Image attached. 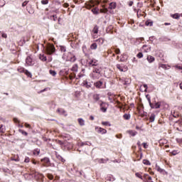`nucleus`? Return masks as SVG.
<instances>
[{
    "label": "nucleus",
    "instance_id": "393cba45",
    "mask_svg": "<svg viewBox=\"0 0 182 182\" xmlns=\"http://www.w3.org/2000/svg\"><path fill=\"white\" fill-rule=\"evenodd\" d=\"M107 161H109V159H101L98 160V163L100 164L107 163Z\"/></svg>",
    "mask_w": 182,
    "mask_h": 182
},
{
    "label": "nucleus",
    "instance_id": "473e14b6",
    "mask_svg": "<svg viewBox=\"0 0 182 182\" xmlns=\"http://www.w3.org/2000/svg\"><path fill=\"white\" fill-rule=\"evenodd\" d=\"M145 25L146 26H153V21H146L145 22Z\"/></svg>",
    "mask_w": 182,
    "mask_h": 182
},
{
    "label": "nucleus",
    "instance_id": "7ed1b4c3",
    "mask_svg": "<svg viewBox=\"0 0 182 182\" xmlns=\"http://www.w3.org/2000/svg\"><path fill=\"white\" fill-rule=\"evenodd\" d=\"M26 63L27 66H33V65H35V61H33L32 58L30 56H28L26 59Z\"/></svg>",
    "mask_w": 182,
    "mask_h": 182
},
{
    "label": "nucleus",
    "instance_id": "4468645a",
    "mask_svg": "<svg viewBox=\"0 0 182 182\" xmlns=\"http://www.w3.org/2000/svg\"><path fill=\"white\" fill-rule=\"evenodd\" d=\"M39 59L41 60H42L43 62H46V60H48V58H46V55H45L44 54H40L39 55Z\"/></svg>",
    "mask_w": 182,
    "mask_h": 182
},
{
    "label": "nucleus",
    "instance_id": "2f4dec72",
    "mask_svg": "<svg viewBox=\"0 0 182 182\" xmlns=\"http://www.w3.org/2000/svg\"><path fill=\"white\" fill-rule=\"evenodd\" d=\"M123 117L125 120H130V114H124Z\"/></svg>",
    "mask_w": 182,
    "mask_h": 182
},
{
    "label": "nucleus",
    "instance_id": "4d7b16f0",
    "mask_svg": "<svg viewBox=\"0 0 182 182\" xmlns=\"http://www.w3.org/2000/svg\"><path fill=\"white\" fill-rule=\"evenodd\" d=\"M142 145L144 146V149H147L149 147V145H147L146 142H144Z\"/></svg>",
    "mask_w": 182,
    "mask_h": 182
},
{
    "label": "nucleus",
    "instance_id": "052dcab7",
    "mask_svg": "<svg viewBox=\"0 0 182 182\" xmlns=\"http://www.w3.org/2000/svg\"><path fill=\"white\" fill-rule=\"evenodd\" d=\"M42 161H46V163H49V159L45 158V159H42Z\"/></svg>",
    "mask_w": 182,
    "mask_h": 182
},
{
    "label": "nucleus",
    "instance_id": "6ab92c4d",
    "mask_svg": "<svg viewBox=\"0 0 182 182\" xmlns=\"http://www.w3.org/2000/svg\"><path fill=\"white\" fill-rule=\"evenodd\" d=\"M156 170H157V171H159L161 174H164V173H167V172H166V171L164 169L160 168V166H158Z\"/></svg>",
    "mask_w": 182,
    "mask_h": 182
},
{
    "label": "nucleus",
    "instance_id": "c9c22d12",
    "mask_svg": "<svg viewBox=\"0 0 182 182\" xmlns=\"http://www.w3.org/2000/svg\"><path fill=\"white\" fill-rule=\"evenodd\" d=\"M56 157H57V159H58V160H60V161L64 163L65 159H63V158H62V156L60 155H58V154H56Z\"/></svg>",
    "mask_w": 182,
    "mask_h": 182
},
{
    "label": "nucleus",
    "instance_id": "864d4df0",
    "mask_svg": "<svg viewBox=\"0 0 182 182\" xmlns=\"http://www.w3.org/2000/svg\"><path fill=\"white\" fill-rule=\"evenodd\" d=\"M48 178H49V180H53V175L48 174Z\"/></svg>",
    "mask_w": 182,
    "mask_h": 182
},
{
    "label": "nucleus",
    "instance_id": "2eb2a0df",
    "mask_svg": "<svg viewBox=\"0 0 182 182\" xmlns=\"http://www.w3.org/2000/svg\"><path fill=\"white\" fill-rule=\"evenodd\" d=\"M171 16L173 19H180V16H181V15H180V14H178V13H176L174 14H171Z\"/></svg>",
    "mask_w": 182,
    "mask_h": 182
},
{
    "label": "nucleus",
    "instance_id": "39448f33",
    "mask_svg": "<svg viewBox=\"0 0 182 182\" xmlns=\"http://www.w3.org/2000/svg\"><path fill=\"white\" fill-rule=\"evenodd\" d=\"M57 113H59L60 114H61V116H68V112H66V111L63 109V108H58L57 109Z\"/></svg>",
    "mask_w": 182,
    "mask_h": 182
},
{
    "label": "nucleus",
    "instance_id": "72a5a7b5",
    "mask_svg": "<svg viewBox=\"0 0 182 182\" xmlns=\"http://www.w3.org/2000/svg\"><path fill=\"white\" fill-rule=\"evenodd\" d=\"M143 164H145L146 166H150V161L147 159H144L143 160Z\"/></svg>",
    "mask_w": 182,
    "mask_h": 182
},
{
    "label": "nucleus",
    "instance_id": "58836bf2",
    "mask_svg": "<svg viewBox=\"0 0 182 182\" xmlns=\"http://www.w3.org/2000/svg\"><path fill=\"white\" fill-rule=\"evenodd\" d=\"M60 52H66V47H65L63 46H60Z\"/></svg>",
    "mask_w": 182,
    "mask_h": 182
},
{
    "label": "nucleus",
    "instance_id": "9d476101",
    "mask_svg": "<svg viewBox=\"0 0 182 182\" xmlns=\"http://www.w3.org/2000/svg\"><path fill=\"white\" fill-rule=\"evenodd\" d=\"M88 64L90 65V66H94L96 67L97 66V60H95V59H92V60H90L88 63Z\"/></svg>",
    "mask_w": 182,
    "mask_h": 182
},
{
    "label": "nucleus",
    "instance_id": "6e6552de",
    "mask_svg": "<svg viewBox=\"0 0 182 182\" xmlns=\"http://www.w3.org/2000/svg\"><path fill=\"white\" fill-rule=\"evenodd\" d=\"M94 86H95L97 89H102L103 88V82L100 80L97 82H95Z\"/></svg>",
    "mask_w": 182,
    "mask_h": 182
},
{
    "label": "nucleus",
    "instance_id": "bf43d9fd",
    "mask_svg": "<svg viewBox=\"0 0 182 182\" xmlns=\"http://www.w3.org/2000/svg\"><path fill=\"white\" fill-rule=\"evenodd\" d=\"M115 53H117V55L120 54V49L117 48V49L115 50Z\"/></svg>",
    "mask_w": 182,
    "mask_h": 182
},
{
    "label": "nucleus",
    "instance_id": "13d9d810",
    "mask_svg": "<svg viewBox=\"0 0 182 182\" xmlns=\"http://www.w3.org/2000/svg\"><path fill=\"white\" fill-rule=\"evenodd\" d=\"M29 161H30V159H29L28 157H26V158L25 159V160H24V163H29Z\"/></svg>",
    "mask_w": 182,
    "mask_h": 182
},
{
    "label": "nucleus",
    "instance_id": "bb28decb",
    "mask_svg": "<svg viewBox=\"0 0 182 182\" xmlns=\"http://www.w3.org/2000/svg\"><path fill=\"white\" fill-rule=\"evenodd\" d=\"M93 99H94V100H95L96 102H97L98 100H100V97L99 95L95 94V95H93Z\"/></svg>",
    "mask_w": 182,
    "mask_h": 182
},
{
    "label": "nucleus",
    "instance_id": "0e129e2a",
    "mask_svg": "<svg viewBox=\"0 0 182 182\" xmlns=\"http://www.w3.org/2000/svg\"><path fill=\"white\" fill-rule=\"evenodd\" d=\"M25 126L27 129H29L31 127V125L26 123L25 124Z\"/></svg>",
    "mask_w": 182,
    "mask_h": 182
},
{
    "label": "nucleus",
    "instance_id": "49530a36",
    "mask_svg": "<svg viewBox=\"0 0 182 182\" xmlns=\"http://www.w3.org/2000/svg\"><path fill=\"white\" fill-rule=\"evenodd\" d=\"M146 97L149 103V105L151 106L152 103H151V100L150 97H149V95H146Z\"/></svg>",
    "mask_w": 182,
    "mask_h": 182
},
{
    "label": "nucleus",
    "instance_id": "8fccbe9b",
    "mask_svg": "<svg viewBox=\"0 0 182 182\" xmlns=\"http://www.w3.org/2000/svg\"><path fill=\"white\" fill-rule=\"evenodd\" d=\"M136 57L139 58V59H141V58H143V53H139Z\"/></svg>",
    "mask_w": 182,
    "mask_h": 182
},
{
    "label": "nucleus",
    "instance_id": "e433bc0d",
    "mask_svg": "<svg viewBox=\"0 0 182 182\" xmlns=\"http://www.w3.org/2000/svg\"><path fill=\"white\" fill-rule=\"evenodd\" d=\"M50 19H51V21H56L58 19V16L56 15L50 16Z\"/></svg>",
    "mask_w": 182,
    "mask_h": 182
},
{
    "label": "nucleus",
    "instance_id": "79ce46f5",
    "mask_svg": "<svg viewBox=\"0 0 182 182\" xmlns=\"http://www.w3.org/2000/svg\"><path fill=\"white\" fill-rule=\"evenodd\" d=\"M72 70L73 72H77V65L75 64L74 66H73Z\"/></svg>",
    "mask_w": 182,
    "mask_h": 182
},
{
    "label": "nucleus",
    "instance_id": "aec40b11",
    "mask_svg": "<svg viewBox=\"0 0 182 182\" xmlns=\"http://www.w3.org/2000/svg\"><path fill=\"white\" fill-rule=\"evenodd\" d=\"M143 174L142 173L140 172H137L135 173L136 177H137L138 178H140V180H144L143 179V176L141 175Z\"/></svg>",
    "mask_w": 182,
    "mask_h": 182
},
{
    "label": "nucleus",
    "instance_id": "f03ea898",
    "mask_svg": "<svg viewBox=\"0 0 182 182\" xmlns=\"http://www.w3.org/2000/svg\"><path fill=\"white\" fill-rule=\"evenodd\" d=\"M44 49L46 55H53V53L56 52V48H55V46H53V44H50L47 46L46 48H44Z\"/></svg>",
    "mask_w": 182,
    "mask_h": 182
},
{
    "label": "nucleus",
    "instance_id": "6e6d98bb",
    "mask_svg": "<svg viewBox=\"0 0 182 182\" xmlns=\"http://www.w3.org/2000/svg\"><path fill=\"white\" fill-rule=\"evenodd\" d=\"M171 154H172L173 156H176V154H178V152L177 151H173L171 152Z\"/></svg>",
    "mask_w": 182,
    "mask_h": 182
},
{
    "label": "nucleus",
    "instance_id": "7c9ffc66",
    "mask_svg": "<svg viewBox=\"0 0 182 182\" xmlns=\"http://www.w3.org/2000/svg\"><path fill=\"white\" fill-rule=\"evenodd\" d=\"M49 73H50V75H51V76H56V75H57L56 71H55L53 70H50Z\"/></svg>",
    "mask_w": 182,
    "mask_h": 182
},
{
    "label": "nucleus",
    "instance_id": "37998d69",
    "mask_svg": "<svg viewBox=\"0 0 182 182\" xmlns=\"http://www.w3.org/2000/svg\"><path fill=\"white\" fill-rule=\"evenodd\" d=\"M92 12H93L95 15H97L99 14V9H92Z\"/></svg>",
    "mask_w": 182,
    "mask_h": 182
},
{
    "label": "nucleus",
    "instance_id": "412c9836",
    "mask_svg": "<svg viewBox=\"0 0 182 182\" xmlns=\"http://www.w3.org/2000/svg\"><path fill=\"white\" fill-rule=\"evenodd\" d=\"M96 42H97V43H100V45H103V43H105V39L100 38L97 39Z\"/></svg>",
    "mask_w": 182,
    "mask_h": 182
},
{
    "label": "nucleus",
    "instance_id": "338daca9",
    "mask_svg": "<svg viewBox=\"0 0 182 182\" xmlns=\"http://www.w3.org/2000/svg\"><path fill=\"white\" fill-rule=\"evenodd\" d=\"M48 62H52V57H49V58H48Z\"/></svg>",
    "mask_w": 182,
    "mask_h": 182
},
{
    "label": "nucleus",
    "instance_id": "5701e85b",
    "mask_svg": "<svg viewBox=\"0 0 182 182\" xmlns=\"http://www.w3.org/2000/svg\"><path fill=\"white\" fill-rule=\"evenodd\" d=\"M17 70H18V72H19V73H25V71L26 70H25L23 67H18L17 68Z\"/></svg>",
    "mask_w": 182,
    "mask_h": 182
},
{
    "label": "nucleus",
    "instance_id": "09e8293b",
    "mask_svg": "<svg viewBox=\"0 0 182 182\" xmlns=\"http://www.w3.org/2000/svg\"><path fill=\"white\" fill-rule=\"evenodd\" d=\"M6 4L5 0H0V6H4Z\"/></svg>",
    "mask_w": 182,
    "mask_h": 182
},
{
    "label": "nucleus",
    "instance_id": "dca6fc26",
    "mask_svg": "<svg viewBox=\"0 0 182 182\" xmlns=\"http://www.w3.org/2000/svg\"><path fill=\"white\" fill-rule=\"evenodd\" d=\"M117 4L115 2H112L109 4V9H116Z\"/></svg>",
    "mask_w": 182,
    "mask_h": 182
},
{
    "label": "nucleus",
    "instance_id": "0eeeda50",
    "mask_svg": "<svg viewBox=\"0 0 182 182\" xmlns=\"http://www.w3.org/2000/svg\"><path fill=\"white\" fill-rule=\"evenodd\" d=\"M82 86L87 89H90V87H92V82H87V80H84L82 82Z\"/></svg>",
    "mask_w": 182,
    "mask_h": 182
},
{
    "label": "nucleus",
    "instance_id": "4c0bfd02",
    "mask_svg": "<svg viewBox=\"0 0 182 182\" xmlns=\"http://www.w3.org/2000/svg\"><path fill=\"white\" fill-rule=\"evenodd\" d=\"M102 124L103 126H109V127L112 126V124H111L110 122H102Z\"/></svg>",
    "mask_w": 182,
    "mask_h": 182
},
{
    "label": "nucleus",
    "instance_id": "b1692460",
    "mask_svg": "<svg viewBox=\"0 0 182 182\" xmlns=\"http://www.w3.org/2000/svg\"><path fill=\"white\" fill-rule=\"evenodd\" d=\"M90 49H92V50L97 49V44L96 43H92L90 46Z\"/></svg>",
    "mask_w": 182,
    "mask_h": 182
},
{
    "label": "nucleus",
    "instance_id": "a19ab883",
    "mask_svg": "<svg viewBox=\"0 0 182 182\" xmlns=\"http://www.w3.org/2000/svg\"><path fill=\"white\" fill-rule=\"evenodd\" d=\"M123 85H130V80L129 79H125V80L123 82Z\"/></svg>",
    "mask_w": 182,
    "mask_h": 182
},
{
    "label": "nucleus",
    "instance_id": "680f3d73",
    "mask_svg": "<svg viewBox=\"0 0 182 182\" xmlns=\"http://www.w3.org/2000/svg\"><path fill=\"white\" fill-rule=\"evenodd\" d=\"M14 123H19V119L18 118H14Z\"/></svg>",
    "mask_w": 182,
    "mask_h": 182
},
{
    "label": "nucleus",
    "instance_id": "f257e3e1",
    "mask_svg": "<svg viewBox=\"0 0 182 182\" xmlns=\"http://www.w3.org/2000/svg\"><path fill=\"white\" fill-rule=\"evenodd\" d=\"M92 79H99L102 77V67L97 65L93 68L92 72L90 74Z\"/></svg>",
    "mask_w": 182,
    "mask_h": 182
},
{
    "label": "nucleus",
    "instance_id": "9b49d317",
    "mask_svg": "<svg viewBox=\"0 0 182 182\" xmlns=\"http://www.w3.org/2000/svg\"><path fill=\"white\" fill-rule=\"evenodd\" d=\"M151 109H160L161 104L160 102H156L154 105H150Z\"/></svg>",
    "mask_w": 182,
    "mask_h": 182
},
{
    "label": "nucleus",
    "instance_id": "ddd939ff",
    "mask_svg": "<svg viewBox=\"0 0 182 182\" xmlns=\"http://www.w3.org/2000/svg\"><path fill=\"white\" fill-rule=\"evenodd\" d=\"M146 59H147L149 63H153V62H154V60H155L154 57H153L151 55H148Z\"/></svg>",
    "mask_w": 182,
    "mask_h": 182
},
{
    "label": "nucleus",
    "instance_id": "a211bd4d",
    "mask_svg": "<svg viewBox=\"0 0 182 182\" xmlns=\"http://www.w3.org/2000/svg\"><path fill=\"white\" fill-rule=\"evenodd\" d=\"M77 122H78L80 126H85V120L83 119L79 118L77 119Z\"/></svg>",
    "mask_w": 182,
    "mask_h": 182
},
{
    "label": "nucleus",
    "instance_id": "423d86ee",
    "mask_svg": "<svg viewBox=\"0 0 182 182\" xmlns=\"http://www.w3.org/2000/svg\"><path fill=\"white\" fill-rule=\"evenodd\" d=\"M95 129L97 130V133H100V134H106L107 133V130L102 127H96Z\"/></svg>",
    "mask_w": 182,
    "mask_h": 182
},
{
    "label": "nucleus",
    "instance_id": "f704fd0d",
    "mask_svg": "<svg viewBox=\"0 0 182 182\" xmlns=\"http://www.w3.org/2000/svg\"><path fill=\"white\" fill-rule=\"evenodd\" d=\"M5 127H4V125H1L0 126V133H5Z\"/></svg>",
    "mask_w": 182,
    "mask_h": 182
},
{
    "label": "nucleus",
    "instance_id": "1a4fd4ad",
    "mask_svg": "<svg viewBox=\"0 0 182 182\" xmlns=\"http://www.w3.org/2000/svg\"><path fill=\"white\" fill-rule=\"evenodd\" d=\"M142 50H144V52L147 53L148 52H150V50H151V47H150L149 46H147V45H144L142 46Z\"/></svg>",
    "mask_w": 182,
    "mask_h": 182
},
{
    "label": "nucleus",
    "instance_id": "774afa93",
    "mask_svg": "<svg viewBox=\"0 0 182 182\" xmlns=\"http://www.w3.org/2000/svg\"><path fill=\"white\" fill-rule=\"evenodd\" d=\"M2 38H7L6 33H3L2 34Z\"/></svg>",
    "mask_w": 182,
    "mask_h": 182
},
{
    "label": "nucleus",
    "instance_id": "de8ad7c7",
    "mask_svg": "<svg viewBox=\"0 0 182 182\" xmlns=\"http://www.w3.org/2000/svg\"><path fill=\"white\" fill-rule=\"evenodd\" d=\"M100 12H101V14H107V9L104 8V9H100Z\"/></svg>",
    "mask_w": 182,
    "mask_h": 182
},
{
    "label": "nucleus",
    "instance_id": "e2e57ef3",
    "mask_svg": "<svg viewBox=\"0 0 182 182\" xmlns=\"http://www.w3.org/2000/svg\"><path fill=\"white\" fill-rule=\"evenodd\" d=\"M90 4H91V5H90V8H92V6H94L93 5V1H90Z\"/></svg>",
    "mask_w": 182,
    "mask_h": 182
},
{
    "label": "nucleus",
    "instance_id": "a18cd8bd",
    "mask_svg": "<svg viewBox=\"0 0 182 182\" xmlns=\"http://www.w3.org/2000/svg\"><path fill=\"white\" fill-rule=\"evenodd\" d=\"M42 5H48L49 4V1L48 0H42L41 1Z\"/></svg>",
    "mask_w": 182,
    "mask_h": 182
},
{
    "label": "nucleus",
    "instance_id": "f8f14e48",
    "mask_svg": "<svg viewBox=\"0 0 182 182\" xmlns=\"http://www.w3.org/2000/svg\"><path fill=\"white\" fill-rule=\"evenodd\" d=\"M147 84H144L143 85L140 86V90H141L142 92H147Z\"/></svg>",
    "mask_w": 182,
    "mask_h": 182
},
{
    "label": "nucleus",
    "instance_id": "f3484780",
    "mask_svg": "<svg viewBox=\"0 0 182 182\" xmlns=\"http://www.w3.org/2000/svg\"><path fill=\"white\" fill-rule=\"evenodd\" d=\"M155 119H156V114H151L150 117H149V122L151 123H153V122H154Z\"/></svg>",
    "mask_w": 182,
    "mask_h": 182
},
{
    "label": "nucleus",
    "instance_id": "4be33fe9",
    "mask_svg": "<svg viewBox=\"0 0 182 182\" xmlns=\"http://www.w3.org/2000/svg\"><path fill=\"white\" fill-rule=\"evenodd\" d=\"M128 133H129V134H130L133 137H134V136H136V134H137V132L133 131V130L128 131Z\"/></svg>",
    "mask_w": 182,
    "mask_h": 182
},
{
    "label": "nucleus",
    "instance_id": "ea45409f",
    "mask_svg": "<svg viewBox=\"0 0 182 182\" xmlns=\"http://www.w3.org/2000/svg\"><path fill=\"white\" fill-rule=\"evenodd\" d=\"M117 69H119V70H120V72H124V70H123V67H122V65H120L119 64L117 65Z\"/></svg>",
    "mask_w": 182,
    "mask_h": 182
},
{
    "label": "nucleus",
    "instance_id": "c85d7f7f",
    "mask_svg": "<svg viewBox=\"0 0 182 182\" xmlns=\"http://www.w3.org/2000/svg\"><path fill=\"white\" fill-rule=\"evenodd\" d=\"M58 144H60V146H68V142H63L62 141H58Z\"/></svg>",
    "mask_w": 182,
    "mask_h": 182
},
{
    "label": "nucleus",
    "instance_id": "cd10ccee",
    "mask_svg": "<svg viewBox=\"0 0 182 182\" xmlns=\"http://www.w3.org/2000/svg\"><path fill=\"white\" fill-rule=\"evenodd\" d=\"M93 33H98L99 32V27L95 26L92 30Z\"/></svg>",
    "mask_w": 182,
    "mask_h": 182
},
{
    "label": "nucleus",
    "instance_id": "69168bd1",
    "mask_svg": "<svg viewBox=\"0 0 182 182\" xmlns=\"http://www.w3.org/2000/svg\"><path fill=\"white\" fill-rule=\"evenodd\" d=\"M43 177V175L42 173H38V178H42Z\"/></svg>",
    "mask_w": 182,
    "mask_h": 182
},
{
    "label": "nucleus",
    "instance_id": "c03bdc74",
    "mask_svg": "<svg viewBox=\"0 0 182 182\" xmlns=\"http://www.w3.org/2000/svg\"><path fill=\"white\" fill-rule=\"evenodd\" d=\"M40 151H41V150H39L38 149H37L34 150L33 154H34L35 156H38V155H39Z\"/></svg>",
    "mask_w": 182,
    "mask_h": 182
},
{
    "label": "nucleus",
    "instance_id": "5fc2aeb1",
    "mask_svg": "<svg viewBox=\"0 0 182 182\" xmlns=\"http://www.w3.org/2000/svg\"><path fill=\"white\" fill-rule=\"evenodd\" d=\"M28 2H29L28 1H24V2L22 4V6H26V5H28Z\"/></svg>",
    "mask_w": 182,
    "mask_h": 182
},
{
    "label": "nucleus",
    "instance_id": "3c124183",
    "mask_svg": "<svg viewBox=\"0 0 182 182\" xmlns=\"http://www.w3.org/2000/svg\"><path fill=\"white\" fill-rule=\"evenodd\" d=\"M159 68H162V69H166L167 68V65L165 64H161L159 65Z\"/></svg>",
    "mask_w": 182,
    "mask_h": 182
},
{
    "label": "nucleus",
    "instance_id": "20e7f679",
    "mask_svg": "<svg viewBox=\"0 0 182 182\" xmlns=\"http://www.w3.org/2000/svg\"><path fill=\"white\" fill-rule=\"evenodd\" d=\"M68 60H70V62L73 63L76 62V56L72 53H68Z\"/></svg>",
    "mask_w": 182,
    "mask_h": 182
},
{
    "label": "nucleus",
    "instance_id": "c756f323",
    "mask_svg": "<svg viewBox=\"0 0 182 182\" xmlns=\"http://www.w3.org/2000/svg\"><path fill=\"white\" fill-rule=\"evenodd\" d=\"M19 133L23 134V136H28V132L23 131V129H18Z\"/></svg>",
    "mask_w": 182,
    "mask_h": 182
},
{
    "label": "nucleus",
    "instance_id": "a878e982",
    "mask_svg": "<svg viewBox=\"0 0 182 182\" xmlns=\"http://www.w3.org/2000/svg\"><path fill=\"white\" fill-rule=\"evenodd\" d=\"M24 73L26 75V76H28V77H32V73H31V72H29L28 70H26Z\"/></svg>",
    "mask_w": 182,
    "mask_h": 182
},
{
    "label": "nucleus",
    "instance_id": "603ef678",
    "mask_svg": "<svg viewBox=\"0 0 182 182\" xmlns=\"http://www.w3.org/2000/svg\"><path fill=\"white\" fill-rule=\"evenodd\" d=\"M101 110H102V112H103V113H106L107 108H106L105 107H102Z\"/></svg>",
    "mask_w": 182,
    "mask_h": 182
}]
</instances>
